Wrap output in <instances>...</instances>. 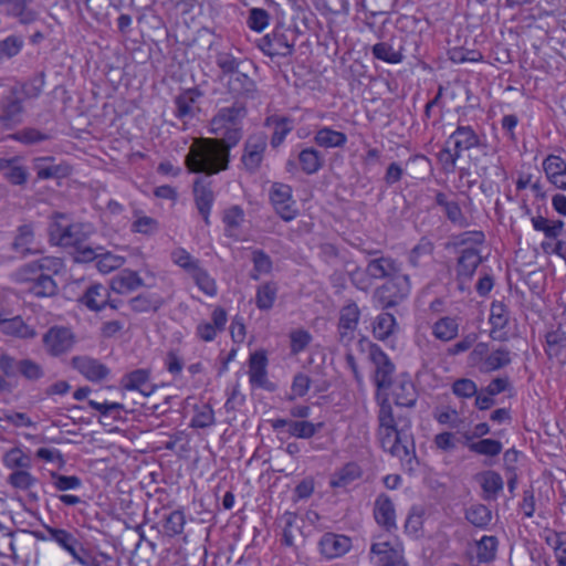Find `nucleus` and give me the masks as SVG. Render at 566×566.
<instances>
[{
    "label": "nucleus",
    "mask_w": 566,
    "mask_h": 566,
    "mask_svg": "<svg viewBox=\"0 0 566 566\" xmlns=\"http://www.w3.org/2000/svg\"><path fill=\"white\" fill-rule=\"evenodd\" d=\"M230 158L219 147V142L200 137L193 140L185 157V165L192 174L213 176L229 168Z\"/></svg>",
    "instance_id": "1"
},
{
    "label": "nucleus",
    "mask_w": 566,
    "mask_h": 566,
    "mask_svg": "<svg viewBox=\"0 0 566 566\" xmlns=\"http://www.w3.org/2000/svg\"><path fill=\"white\" fill-rule=\"evenodd\" d=\"M410 423L407 421L400 428H392L391 430H378V439L382 449L391 455L400 459L402 467L412 472L418 464L416 457L415 444L411 437L408 434Z\"/></svg>",
    "instance_id": "2"
},
{
    "label": "nucleus",
    "mask_w": 566,
    "mask_h": 566,
    "mask_svg": "<svg viewBox=\"0 0 566 566\" xmlns=\"http://www.w3.org/2000/svg\"><path fill=\"white\" fill-rule=\"evenodd\" d=\"M411 290L409 275L397 273L375 291L374 297L382 308L397 306L405 300Z\"/></svg>",
    "instance_id": "3"
},
{
    "label": "nucleus",
    "mask_w": 566,
    "mask_h": 566,
    "mask_svg": "<svg viewBox=\"0 0 566 566\" xmlns=\"http://www.w3.org/2000/svg\"><path fill=\"white\" fill-rule=\"evenodd\" d=\"M471 361L481 364L480 369L485 373L495 371L511 364V352L506 347H499L492 352L485 343H479L470 354Z\"/></svg>",
    "instance_id": "4"
},
{
    "label": "nucleus",
    "mask_w": 566,
    "mask_h": 566,
    "mask_svg": "<svg viewBox=\"0 0 566 566\" xmlns=\"http://www.w3.org/2000/svg\"><path fill=\"white\" fill-rule=\"evenodd\" d=\"M268 147V136L258 132L248 136L243 144L241 165L245 171L253 175L258 172L264 159Z\"/></svg>",
    "instance_id": "5"
},
{
    "label": "nucleus",
    "mask_w": 566,
    "mask_h": 566,
    "mask_svg": "<svg viewBox=\"0 0 566 566\" xmlns=\"http://www.w3.org/2000/svg\"><path fill=\"white\" fill-rule=\"evenodd\" d=\"M360 319V310L356 302L348 301L339 310L337 322V340L340 345L349 347L356 338V332Z\"/></svg>",
    "instance_id": "6"
},
{
    "label": "nucleus",
    "mask_w": 566,
    "mask_h": 566,
    "mask_svg": "<svg viewBox=\"0 0 566 566\" xmlns=\"http://www.w3.org/2000/svg\"><path fill=\"white\" fill-rule=\"evenodd\" d=\"M42 340L51 356H61L73 348L75 335L69 327L53 326L43 335Z\"/></svg>",
    "instance_id": "7"
},
{
    "label": "nucleus",
    "mask_w": 566,
    "mask_h": 566,
    "mask_svg": "<svg viewBox=\"0 0 566 566\" xmlns=\"http://www.w3.org/2000/svg\"><path fill=\"white\" fill-rule=\"evenodd\" d=\"M369 358L375 365V385L380 389H389L392 385L395 365L387 354L376 344H369Z\"/></svg>",
    "instance_id": "8"
},
{
    "label": "nucleus",
    "mask_w": 566,
    "mask_h": 566,
    "mask_svg": "<svg viewBox=\"0 0 566 566\" xmlns=\"http://www.w3.org/2000/svg\"><path fill=\"white\" fill-rule=\"evenodd\" d=\"M252 67H243L227 78V91L235 99H253L258 94V85L249 75Z\"/></svg>",
    "instance_id": "9"
},
{
    "label": "nucleus",
    "mask_w": 566,
    "mask_h": 566,
    "mask_svg": "<svg viewBox=\"0 0 566 566\" xmlns=\"http://www.w3.org/2000/svg\"><path fill=\"white\" fill-rule=\"evenodd\" d=\"M481 263L482 256L476 249L465 248L461 251L455 265V277L460 291L467 290V284L472 280Z\"/></svg>",
    "instance_id": "10"
},
{
    "label": "nucleus",
    "mask_w": 566,
    "mask_h": 566,
    "mask_svg": "<svg viewBox=\"0 0 566 566\" xmlns=\"http://www.w3.org/2000/svg\"><path fill=\"white\" fill-rule=\"evenodd\" d=\"M271 202L276 213L284 221H292L297 216L295 201L292 198V188L289 185L275 182L270 192Z\"/></svg>",
    "instance_id": "11"
},
{
    "label": "nucleus",
    "mask_w": 566,
    "mask_h": 566,
    "mask_svg": "<svg viewBox=\"0 0 566 566\" xmlns=\"http://www.w3.org/2000/svg\"><path fill=\"white\" fill-rule=\"evenodd\" d=\"M214 63L220 70L222 76H230L240 69L255 67L253 62L244 57L238 49H222L216 52Z\"/></svg>",
    "instance_id": "12"
},
{
    "label": "nucleus",
    "mask_w": 566,
    "mask_h": 566,
    "mask_svg": "<svg viewBox=\"0 0 566 566\" xmlns=\"http://www.w3.org/2000/svg\"><path fill=\"white\" fill-rule=\"evenodd\" d=\"M53 541L57 543L63 549L72 555L74 560L82 553L80 547H83L82 544L77 541L74 534L62 530L54 528L43 524V531H38V541Z\"/></svg>",
    "instance_id": "13"
},
{
    "label": "nucleus",
    "mask_w": 566,
    "mask_h": 566,
    "mask_svg": "<svg viewBox=\"0 0 566 566\" xmlns=\"http://www.w3.org/2000/svg\"><path fill=\"white\" fill-rule=\"evenodd\" d=\"M318 547L325 558L334 559L350 551L352 539L343 534L325 533L318 542Z\"/></svg>",
    "instance_id": "14"
},
{
    "label": "nucleus",
    "mask_w": 566,
    "mask_h": 566,
    "mask_svg": "<svg viewBox=\"0 0 566 566\" xmlns=\"http://www.w3.org/2000/svg\"><path fill=\"white\" fill-rule=\"evenodd\" d=\"M248 114L247 106L242 99H235V102L228 107L219 109L217 115L212 119L214 130H221L223 126L242 127L241 123Z\"/></svg>",
    "instance_id": "15"
},
{
    "label": "nucleus",
    "mask_w": 566,
    "mask_h": 566,
    "mask_svg": "<svg viewBox=\"0 0 566 566\" xmlns=\"http://www.w3.org/2000/svg\"><path fill=\"white\" fill-rule=\"evenodd\" d=\"M401 271V264L391 256H378L369 260L366 273L374 280H389Z\"/></svg>",
    "instance_id": "16"
},
{
    "label": "nucleus",
    "mask_w": 566,
    "mask_h": 566,
    "mask_svg": "<svg viewBox=\"0 0 566 566\" xmlns=\"http://www.w3.org/2000/svg\"><path fill=\"white\" fill-rule=\"evenodd\" d=\"M193 196L196 207L207 226L210 224V211L214 201V195L210 182L205 178H197L193 182Z\"/></svg>",
    "instance_id": "17"
},
{
    "label": "nucleus",
    "mask_w": 566,
    "mask_h": 566,
    "mask_svg": "<svg viewBox=\"0 0 566 566\" xmlns=\"http://www.w3.org/2000/svg\"><path fill=\"white\" fill-rule=\"evenodd\" d=\"M259 48L261 51L271 56H282L286 57L293 53L294 45L289 42L285 34L280 32H273L272 34H266L260 40Z\"/></svg>",
    "instance_id": "18"
},
{
    "label": "nucleus",
    "mask_w": 566,
    "mask_h": 566,
    "mask_svg": "<svg viewBox=\"0 0 566 566\" xmlns=\"http://www.w3.org/2000/svg\"><path fill=\"white\" fill-rule=\"evenodd\" d=\"M72 365L90 381H101L109 374V369L106 365L88 356L73 357Z\"/></svg>",
    "instance_id": "19"
},
{
    "label": "nucleus",
    "mask_w": 566,
    "mask_h": 566,
    "mask_svg": "<svg viewBox=\"0 0 566 566\" xmlns=\"http://www.w3.org/2000/svg\"><path fill=\"white\" fill-rule=\"evenodd\" d=\"M268 357L265 352L259 350L253 353L250 356V364H249V376H250V382L253 386L264 388L268 390H273L274 386L271 384L268 378Z\"/></svg>",
    "instance_id": "20"
},
{
    "label": "nucleus",
    "mask_w": 566,
    "mask_h": 566,
    "mask_svg": "<svg viewBox=\"0 0 566 566\" xmlns=\"http://www.w3.org/2000/svg\"><path fill=\"white\" fill-rule=\"evenodd\" d=\"M374 517L386 531L397 528L395 506L387 494L381 493L375 500Z\"/></svg>",
    "instance_id": "21"
},
{
    "label": "nucleus",
    "mask_w": 566,
    "mask_h": 566,
    "mask_svg": "<svg viewBox=\"0 0 566 566\" xmlns=\"http://www.w3.org/2000/svg\"><path fill=\"white\" fill-rule=\"evenodd\" d=\"M451 142H453V148L460 154L473 147L482 146L479 135L469 125H458L455 130L449 136L447 144Z\"/></svg>",
    "instance_id": "22"
},
{
    "label": "nucleus",
    "mask_w": 566,
    "mask_h": 566,
    "mask_svg": "<svg viewBox=\"0 0 566 566\" xmlns=\"http://www.w3.org/2000/svg\"><path fill=\"white\" fill-rule=\"evenodd\" d=\"M434 244L427 237H422L418 243L409 251L407 261L413 269H423L428 266L433 258Z\"/></svg>",
    "instance_id": "23"
},
{
    "label": "nucleus",
    "mask_w": 566,
    "mask_h": 566,
    "mask_svg": "<svg viewBox=\"0 0 566 566\" xmlns=\"http://www.w3.org/2000/svg\"><path fill=\"white\" fill-rule=\"evenodd\" d=\"M370 553L377 557V566H397L405 563L402 551L389 542L374 543Z\"/></svg>",
    "instance_id": "24"
},
{
    "label": "nucleus",
    "mask_w": 566,
    "mask_h": 566,
    "mask_svg": "<svg viewBox=\"0 0 566 566\" xmlns=\"http://www.w3.org/2000/svg\"><path fill=\"white\" fill-rule=\"evenodd\" d=\"M78 301L90 311L99 312L109 302V291L103 284H91Z\"/></svg>",
    "instance_id": "25"
},
{
    "label": "nucleus",
    "mask_w": 566,
    "mask_h": 566,
    "mask_svg": "<svg viewBox=\"0 0 566 566\" xmlns=\"http://www.w3.org/2000/svg\"><path fill=\"white\" fill-rule=\"evenodd\" d=\"M434 202L443 209L447 219L451 223L460 228H467L469 226L468 219L462 212L460 205L454 200H449L444 192L438 191L434 196Z\"/></svg>",
    "instance_id": "26"
},
{
    "label": "nucleus",
    "mask_w": 566,
    "mask_h": 566,
    "mask_svg": "<svg viewBox=\"0 0 566 566\" xmlns=\"http://www.w3.org/2000/svg\"><path fill=\"white\" fill-rule=\"evenodd\" d=\"M71 172L69 165L53 157H38V179H61Z\"/></svg>",
    "instance_id": "27"
},
{
    "label": "nucleus",
    "mask_w": 566,
    "mask_h": 566,
    "mask_svg": "<svg viewBox=\"0 0 566 566\" xmlns=\"http://www.w3.org/2000/svg\"><path fill=\"white\" fill-rule=\"evenodd\" d=\"M122 385L125 389L138 390L144 396H149L155 389L149 382V370L144 368L126 374L122 379Z\"/></svg>",
    "instance_id": "28"
},
{
    "label": "nucleus",
    "mask_w": 566,
    "mask_h": 566,
    "mask_svg": "<svg viewBox=\"0 0 566 566\" xmlns=\"http://www.w3.org/2000/svg\"><path fill=\"white\" fill-rule=\"evenodd\" d=\"M363 474L360 465L356 462H348L336 470L329 480V486L333 489H346Z\"/></svg>",
    "instance_id": "29"
},
{
    "label": "nucleus",
    "mask_w": 566,
    "mask_h": 566,
    "mask_svg": "<svg viewBox=\"0 0 566 566\" xmlns=\"http://www.w3.org/2000/svg\"><path fill=\"white\" fill-rule=\"evenodd\" d=\"M201 95L198 88H189L177 95L174 101L176 105V116L180 119L193 118L196 115L195 104Z\"/></svg>",
    "instance_id": "30"
},
{
    "label": "nucleus",
    "mask_w": 566,
    "mask_h": 566,
    "mask_svg": "<svg viewBox=\"0 0 566 566\" xmlns=\"http://www.w3.org/2000/svg\"><path fill=\"white\" fill-rule=\"evenodd\" d=\"M545 352L549 358L566 355V321L546 334Z\"/></svg>",
    "instance_id": "31"
},
{
    "label": "nucleus",
    "mask_w": 566,
    "mask_h": 566,
    "mask_svg": "<svg viewBox=\"0 0 566 566\" xmlns=\"http://www.w3.org/2000/svg\"><path fill=\"white\" fill-rule=\"evenodd\" d=\"M297 160L302 171L306 175L318 172L325 164L323 154L314 147L303 148L297 155Z\"/></svg>",
    "instance_id": "32"
},
{
    "label": "nucleus",
    "mask_w": 566,
    "mask_h": 566,
    "mask_svg": "<svg viewBox=\"0 0 566 566\" xmlns=\"http://www.w3.org/2000/svg\"><path fill=\"white\" fill-rule=\"evenodd\" d=\"M144 285L143 279L137 272L124 270L114 276L111 282V289L118 294H126Z\"/></svg>",
    "instance_id": "33"
},
{
    "label": "nucleus",
    "mask_w": 566,
    "mask_h": 566,
    "mask_svg": "<svg viewBox=\"0 0 566 566\" xmlns=\"http://www.w3.org/2000/svg\"><path fill=\"white\" fill-rule=\"evenodd\" d=\"M314 143L323 148H343L347 143V136L343 132L324 126L316 130Z\"/></svg>",
    "instance_id": "34"
},
{
    "label": "nucleus",
    "mask_w": 566,
    "mask_h": 566,
    "mask_svg": "<svg viewBox=\"0 0 566 566\" xmlns=\"http://www.w3.org/2000/svg\"><path fill=\"white\" fill-rule=\"evenodd\" d=\"M34 231L32 224H23L18 228V234L12 242V250L20 258H25L34 253Z\"/></svg>",
    "instance_id": "35"
},
{
    "label": "nucleus",
    "mask_w": 566,
    "mask_h": 566,
    "mask_svg": "<svg viewBox=\"0 0 566 566\" xmlns=\"http://www.w3.org/2000/svg\"><path fill=\"white\" fill-rule=\"evenodd\" d=\"M531 222L535 231L542 232L548 240H557L564 230L565 222L563 220H551L541 214L532 216Z\"/></svg>",
    "instance_id": "36"
},
{
    "label": "nucleus",
    "mask_w": 566,
    "mask_h": 566,
    "mask_svg": "<svg viewBox=\"0 0 566 566\" xmlns=\"http://www.w3.org/2000/svg\"><path fill=\"white\" fill-rule=\"evenodd\" d=\"M244 211L238 206H231L223 212L222 221L224 223V235L227 238L238 239L239 229L244 222Z\"/></svg>",
    "instance_id": "37"
},
{
    "label": "nucleus",
    "mask_w": 566,
    "mask_h": 566,
    "mask_svg": "<svg viewBox=\"0 0 566 566\" xmlns=\"http://www.w3.org/2000/svg\"><path fill=\"white\" fill-rule=\"evenodd\" d=\"M3 464L12 471L27 470L32 468V454L21 448H12L3 455Z\"/></svg>",
    "instance_id": "38"
},
{
    "label": "nucleus",
    "mask_w": 566,
    "mask_h": 566,
    "mask_svg": "<svg viewBox=\"0 0 566 566\" xmlns=\"http://www.w3.org/2000/svg\"><path fill=\"white\" fill-rule=\"evenodd\" d=\"M433 336L442 342H450L454 339L459 334V323L457 318L444 316L439 318L432 325Z\"/></svg>",
    "instance_id": "39"
},
{
    "label": "nucleus",
    "mask_w": 566,
    "mask_h": 566,
    "mask_svg": "<svg viewBox=\"0 0 566 566\" xmlns=\"http://www.w3.org/2000/svg\"><path fill=\"white\" fill-rule=\"evenodd\" d=\"M91 233V227L84 223L67 224L62 235L63 247H74L83 244Z\"/></svg>",
    "instance_id": "40"
},
{
    "label": "nucleus",
    "mask_w": 566,
    "mask_h": 566,
    "mask_svg": "<svg viewBox=\"0 0 566 566\" xmlns=\"http://www.w3.org/2000/svg\"><path fill=\"white\" fill-rule=\"evenodd\" d=\"M133 216L135 220L130 226L132 232L150 237L160 230L159 221L145 216L142 210H134Z\"/></svg>",
    "instance_id": "41"
},
{
    "label": "nucleus",
    "mask_w": 566,
    "mask_h": 566,
    "mask_svg": "<svg viewBox=\"0 0 566 566\" xmlns=\"http://www.w3.org/2000/svg\"><path fill=\"white\" fill-rule=\"evenodd\" d=\"M371 53L375 59L390 64H398L403 60L402 48H395L388 42L376 43L371 48Z\"/></svg>",
    "instance_id": "42"
},
{
    "label": "nucleus",
    "mask_w": 566,
    "mask_h": 566,
    "mask_svg": "<svg viewBox=\"0 0 566 566\" xmlns=\"http://www.w3.org/2000/svg\"><path fill=\"white\" fill-rule=\"evenodd\" d=\"M164 304L157 294H139L129 300V306L135 313L157 312Z\"/></svg>",
    "instance_id": "43"
},
{
    "label": "nucleus",
    "mask_w": 566,
    "mask_h": 566,
    "mask_svg": "<svg viewBox=\"0 0 566 566\" xmlns=\"http://www.w3.org/2000/svg\"><path fill=\"white\" fill-rule=\"evenodd\" d=\"M277 291L279 287L275 282H266L260 285L255 295L256 307L261 311L271 310L276 300Z\"/></svg>",
    "instance_id": "44"
},
{
    "label": "nucleus",
    "mask_w": 566,
    "mask_h": 566,
    "mask_svg": "<svg viewBox=\"0 0 566 566\" xmlns=\"http://www.w3.org/2000/svg\"><path fill=\"white\" fill-rule=\"evenodd\" d=\"M38 460H43L51 465V468H41L42 476H45L48 470H62L66 464L64 457L55 448H38Z\"/></svg>",
    "instance_id": "45"
},
{
    "label": "nucleus",
    "mask_w": 566,
    "mask_h": 566,
    "mask_svg": "<svg viewBox=\"0 0 566 566\" xmlns=\"http://www.w3.org/2000/svg\"><path fill=\"white\" fill-rule=\"evenodd\" d=\"M0 331L3 334L18 336V337H31L33 336L32 329L23 322L20 316L13 318H2L0 322Z\"/></svg>",
    "instance_id": "46"
},
{
    "label": "nucleus",
    "mask_w": 566,
    "mask_h": 566,
    "mask_svg": "<svg viewBox=\"0 0 566 566\" xmlns=\"http://www.w3.org/2000/svg\"><path fill=\"white\" fill-rule=\"evenodd\" d=\"M503 479L495 471H486L481 475V488L485 493V500H493L503 489Z\"/></svg>",
    "instance_id": "47"
},
{
    "label": "nucleus",
    "mask_w": 566,
    "mask_h": 566,
    "mask_svg": "<svg viewBox=\"0 0 566 566\" xmlns=\"http://www.w3.org/2000/svg\"><path fill=\"white\" fill-rule=\"evenodd\" d=\"M253 270L250 277L254 281L260 280L262 274H270L273 269V262L269 254L263 250L256 249L252 251Z\"/></svg>",
    "instance_id": "48"
},
{
    "label": "nucleus",
    "mask_w": 566,
    "mask_h": 566,
    "mask_svg": "<svg viewBox=\"0 0 566 566\" xmlns=\"http://www.w3.org/2000/svg\"><path fill=\"white\" fill-rule=\"evenodd\" d=\"M323 422L313 423L307 420H292L287 433L298 439H310L315 436L322 428Z\"/></svg>",
    "instance_id": "49"
},
{
    "label": "nucleus",
    "mask_w": 566,
    "mask_h": 566,
    "mask_svg": "<svg viewBox=\"0 0 566 566\" xmlns=\"http://www.w3.org/2000/svg\"><path fill=\"white\" fill-rule=\"evenodd\" d=\"M497 538L495 536H483L476 542V559L479 563L489 564L495 559Z\"/></svg>",
    "instance_id": "50"
},
{
    "label": "nucleus",
    "mask_w": 566,
    "mask_h": 566,
    "mask_svg": "<svg viewBox=\"0 0 566 566\" xmlns=\"http://www.w3.org/2000/svg\"><path fill=\"white\" fill-rule=\"evenodd\" d=\"M509 323V314L505 305L501 302L492 303L490 324L492 325L491 337L493 339H502L501 336H496L497 331L503 329Z\"/></svg>",
    "instance_id": "51"
},
{
    "label": "nucleus",
    "mask_w": 566,
    "mask_h": 566,
    "mask_svg": "<svg viewBox=\"0 0 566 566\" xmlns=\"http://www.w3.org/2000/svg\"><path fill=\"white\" fill-rule=\"evenodd\" d=\"M221 129H223L222 137L212 139L219 142L220 149L230 158V150L239 144L243 136L242 127L223 126Z\"/></svg>",
    "instance_id": "52"
},
{
    "label": "nucleus",
    "mask_w": 566,
    "mask_h": 566,
    "mask_svg": "<svg viewBox=\"0 0 566 566\" xmlns=\"http://www.w3.org/2000/svg\"><path fill=\"white\" fill-rule=\"evenodd\" d=\"M465 518L472 525L485 528L492 520V513L488 506L483 504H474L465 511Z\"/></svg>",
    "instance_id": "53"
},
{
    "label": "nucleus",
    "mask_w": 566,
    "mask_h": 566,
    "mask_svg": "<svg viewBox=\"0 0 566 566\" xmlns=\"http://www.w3.org/2000/svg\"><path fill=\"white\" fill-rule=\"evenodd\" d=\"M395 326V316L390 313H381L375 319L373 327L374 336L379 340H385L394 333Z\"/></svg>",
    "instance_id": "54"
},
{
    "label": "nucleus",
    "mask_w": 566,
    "mask_h": 566,
    "mask_svg": "<svg viewBox=\"0 0 566 566\" xmlns=\"http://www.w3.org/2000/svg\"><path fill=\"white\" fill-rule=\"evenodd\" d=\"M60 470H48L50 481L57 491L77 490L82 486V480L76 475H62Z\"/></svg>",
    "instance_id": "55"
},
{
    "label": "nucleus",
    "mask_w": 566,
    "mask_h": 566,
    "mask_svg": "<svg viewBox=\"0 0 566 566\" xmlns=\"http://www.w3.org/2000/svg\"><path fill=\"white\" fill-rule=\"evenodd\" d=\"M186 516L184 512L180 510L172 511L165 517L164 532L169 537L177 536L184 532Z\"/></svg>",
    "instance_id": "56"
},
{
    "label": "nucleus",
    "mask_w": 566,
    "mask_h": 566,
    "mask_svg": "<svg viewBox=\"0 0 566 566\" xmlns=\"http://www.w3.org/2000/svg\"><path fill=\"white\" fill-rule=\"evenodd\" d=\"M397 406L411 408L416 405V390L410 381H402L394 391Z\"/></svg>",
    "instance_id": "57"
},
{
    "label": "nucleus",
    "mask_w": 566,
    "mask_h": 566,
    "mask_svg": "<svg viewBox=\"0 0 566 566\" xmlns=\"http://www.w3.org/2000/svg\"><path fill=\"white\" fill-rule=\"evenodd\" d=\"M543 169L551 182L558 181L557 177H562V172L566 174V161L556 155H548L543 160Z\"/></svg>",
    "instance_id": "58"
},
{
    "label": "nucleus",
    "mask_w": 566,
    "mask_h": 566,
    "mask_svg": "<svg viewBox=\"0 0 566 566\" xmlns=\"http://www.w3.org/2000/svg\"><path fill=\"white\" fill-rule=\"evenodd\" d=\"M171 261L184 269L186 272L191 274L200 266V261L195 259L187 250L184 248L175 249L170 254Z\"/></svg>",
    "instance_id": "59"
},
{
    "label": "nucleus",
    "mask_w": 566,
    "mask_h": 566,
    "mask_svg": "<svg viewBox=\"0 0 566 566\" xmlns=\"http://www.w3.org/2000/svg\"><path fill=\"white\" fill-rule=\"evenodd\" d=\"M356 4L374 18L389 13L395 6V0H356Z\"/></svg>",
    "instance_id": "60"
},
{
    "label": "nucleus",
    "mask_w": 566,
    "mask_h": 566,
    "mask_svg": "<svg viewBox=\"0 0 566 566\" xmlns=\"http://www.w3.org/2000/svg\"><path fill=\"white\" fill-rule=\"evenodd\" d=\"M191 277L193 279L196 285L207 295L214 296L217 294V284L216 281L209 275L207 270L201 266L198 268L195 272H192Z\"/></svg>",
    "instance_id": "61"
},
{
    "label": "nucleus",
    "mask_w": 566,
    "mask_h": 566,
    "mask_svg": "<svg viewBox=\"0 0 566 566\" xmlns=\"http://www.w3.org/2000/svg\"><path fill=\"white\" fill-rule=\"evenodd\" d=\"M378 430H391L392 428H397L398 423L394 417L391 405L388 401V398L385 397L379 403L378 411Z\"/></svg>",
    "instance_id": "62"
},
{
    "label": "nucleus",
    "mask_w": 566,
    "mask_h": 566,
    "mask_svg": "<svg viewBox=\"0 0 566 566\" xmlns=\"http://www.w3.org/2000/svg\"><path fill=\"white\" fill-rule=\"evenodd\" d=\"M469 449L478 454L495 457L501 453L502 443L494 439H482L478 442L470 443Z\"/></svg>",
    "instance_id": "63"
},
{
    "label": "nucleus",
    "mask_w": 566,
    "mask_h": 566,
    "mask_svg": "<svg viewBox=\"0 0 566 566\" xmlns=\"http://www.w3.org/2000/svg\"><path fill=\"white\" fill-rule=\"evenodd\" d=\"M270 21V14L265 9L252 8L247 19L248 27L256 32L263 31Z\"/></svg>",
    "instance_id": "64"
}]
</instances>
